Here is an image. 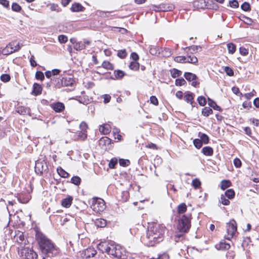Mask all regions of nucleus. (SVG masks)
Instances as JSON below:
<instances>
[{
  "label": "nucleus",
  "mask_w": 259,
  "mask_h": 259,
  "mask_svg": "<svg viewBox=\"0 0 259 259\" xmlns=\"http://www.w3.org/2000/svg\"><path fill=\"white\" fill-rule=\"evenodd\" d=\"M9 45H12L10 46V48L13 49V50H15V52L18 51L22 45H20L19 42H17L16 41H14L11 42H10Z\"/></svg>",
  "instance_id": "393cba45"
},
{
  "label": "nucleus",
  "mask_w": 259,
  "mask_h": 259,
  "mask_svg": "<svg viewBox=\"0 0 259 259\" xmlns=\"http://www.w3.org/2000/svg\"><path fill=\"white\" fill-rule=\"evenodd\" d=\"M72 198L71 196H68L67 198L62 200V205L66 208H68L70 206L72 201Z\"/></svg>",
  "instance_id": "a211bd4d"
},
{
  "label": "nucleus",
  "mask_w": 259,
  "mask_h": 259,
  "mask_svg": "<svg viewBox=\"0 0 259 259\" xmlns=\"http://www.w3.org/2000/svg\"><path fill=\"white\" fill-rule=\"evenodd\" d=\"M231 183L228 180H223L221 183V188L222 190H225L227 188L230 187Z\"/></svg>",
  "instance_id": "c756f323"
},
{
  "label": "nucleus",
  "mask_w": 259,
  "mask_h": 259,
  "mask_svg": "<svg viewBox=\"0 0 259 259\" xmlns=\"http://www.w3.org/2000/svg\"><path fill=\"white\" fill-rule=\"evenodd\" d=\"M117 163V159L116 158H112L109 163V167L113 168Z\"/></svg>",
  "instance_id": "6e6d98bb"
},
{
  "label": "nucleus",
  "mask_w": 259,
  "mask_h": 259,
  "mask_svg": "<svg viewBox=\"0 0 259 259\" xmlns=\"http://www.w3.org/2000/svg\"><path fill=\"white\" fill-rule=\"evenodd\" d=\"M208 105L211 107L213 108L214 110H220V107L217 105L215 102H214L213 101H212L210 98H208Z\"/></svg>",
  "instance_id": "f704fd0d"
},
{
  "label": "nucleus",
  "mask_w": 259,
  "mask_h": 259,
  "mask_svg": "<svg viewBox=\"0 0 259 259\" xmlns=\"http://www.w3.org/2000/svg\"><path fill=\"white\" fill-rule=\"evenodd\" d=\"M241 8L244 11H249L250 10V6L249 3L244 2L241 6Z\"/></svg>",
  "instance_id": "c03bdc74"
},
{
  "label": "nucleus",
  "mask_w": 259,
  "mask_h": 259,
  "mask_svg": "<svg viewBox=\"0 0 259 259\" xmlns=\"http://www.w3.org/2000/svg\"><path fill=\"white\" fill-rule=\"evenodd\" d=\"M130 69L133 70H137L139 68V64L136 61H132L130 66Z\"/></svg>",
  "instance_id": "58836bf2"
},
{
  "label": "nucleus",
  "mask_w": 259,
  "mask_h": 259,
  "mask_svg": "<svg viewBox=\"0 0 259 259\" xmlns=\"http://www.w3.org/2000/svg\"><path fill=\"white\" fill-rule=\"evenodd\" d=\"M227 234L225 235V238L228 240H230L233 237L236 236L237 232V224L234 220H231L226 224Z\"/></svg>",
  "instance_id": "6e6552de"
},
{
  "label": "nucleus",
  "mask_w": 259,
  "mask_h": 259,
  "mask_svg": "<svg viewBox=\"0 0 259 259\" xmlns=\"http://www.w3.org/2000/svg\"><path fill=\"white\" fill-rule=\"evenodd\" d=\"M91 207L96 212L100 213L106 208L104 200L100 198H93L91 201Z\"/></svg>",
  "instance_id": "39448f33"
},
{
  "label": "nucleus",
  "mask_w": 259,
  "mask_h": 259,
  "mask_svg": "<svg viewBox=\"0 0 259 259\" xmlns=\"http://www.w3.org/2000/svg\"><path fill=\"white\" fill-rule=\"evenodd\" d=\"M212 113V109L206 107L203 108L202 110V114L205 116H208L209 115Z\"/></svg>",
  "instance_id": "473e14b6"
},
{
  "label": "nucleus",
  "mask_w": 259,
  "mask_h": 259,
  "mask_svg": "<svg viewBox=\"0 0 259 259\" xmlns=\"http://www.w3.org/2000/svg\"><path fill=\"white\" fill-rule=\"evenodd\" d=\"M199 48V47L198 46H191L190 47L186 48V50L187 51H187H190V53L192 54V53H195V52H196Z\"/></svg>",
  "instance_id": "09e8293b"
},
{
  "label": "nucleus",
  "mask_w": 259,
  "mask_h": 259,
  "mask_svg": "<svg viewBox=\"0 0 259 259\" xmlns=\"http://www.w3.org/2000/svg\"><path fill=\"white\" fill-rule=\"evenodd\" d=\"M35 237L40 248L44 253H48L52 251L54 248L53 244L42 233L36 231Z\"/></svg>",
  "instance_id": "f03ea898"
},
{
  "label": "nucleus",
  "mask_w": 259,
  "mask_h": 259,
  "mask_svg": "<svg viewBox=\"0 0 259 259\" xmlns=\"http://www.w3.org/2000/svg\"><path fill=\"white\" fill-rule=\"evenodd\" d=\"M111 143V140L107 137L101 138L99 141V144L103 149H105L106 146L109 145Z\"/></svg>",
  "instance_id": "ddd939ff"
},
{
  "label": "nucleus",
  "mask_w": 259,
  "mask_h": 259,
  "mask_svg": "<svg viewBox=\"0 0 259 259\" xmlns=\"http://www.w3.org/2000/svg\"><path fill=\"white\" fill-rule=\"evenodd\" d=\"M52 108L56 112H61L62 111L64 108V105L61 102H57L56 103L52 104L51 105Z\"/></svg>",
  "instance_id": "4468645a"
},
{
  "label": "nucleus",
  "mask_w": 259,
  "mask_h": 259,
  "mask_svg": "<svg viewBox=\"0 0 259 259\" xmlns=\"http://www.w3.org/2000/svg\"><path fill=\"white\" fill-rule=\"evenodd\" d=\"M96 253V250L93 248L89 247L82 252L81 255L83 258L88 259L93 257Z\"/></svg>",
  "instance_id": "9b49d317"
},
{
  "label": "nucleus",
  "mask_w": 259,
  "mask_h": 259,
  "mask_svg": "<svg viewBox=\"0 0 259 259\" xmlns=\"http://www.w3.org/2000/svg\"><path fill=\"white\" fill-rule=\"evenodd\" d=\"M18 253L22 259H36L37 253L29 247L19 246L18 247Z\"/></svg>",
  "instance_id": "0eeeda50"
},
{
  "label": "nucleus",
  "mask_w": 259,
  "mask_h": 259,
  "mask_svg": "<svg viewBox=\"0 0 259 259\" xmlns=\"http://www.w3.org/2000/svg\"><path fill=\"white\" fill-rule=\"evenodd\" d=\"M170 72L171 73V75L173 78H176L177 77L180 76L182 74L181 71L175 68L171 69Z\"/></svg>",
  "instance_id": "2f4dec72"
},
{
  "label": "nucleus",
  "mask_w": 259,
  "mask_h": 259,
  "mask_svg": "<svg viewBox=\"0 0 259 259\" xmlns=\"http://www.w3.org/2000/svg\"><path fill=\"white\" fill-rule=\"evenodd\" d=\"M77 51H80L85 48V44L82 41L77 42L73 47Z\"/></svg>",
  "instance_id": "cd10ccee"
},
{
  "label": "nucleus",
  "mask_w": 259,
  "mask_h": 259,
  "mask_svg": "<svg viewBox=\"0 0 259 259\" xmlns=\"http://www.w3.org/2000/svg\"><path fill=\"white\" fill-rule=\"evenodd\" d=\"M228 53L231 54H233L236 51V45L233 43L230 42L227 45Z\"/></svg>",
  "instance_id": "a878e982"
},
{
  "label": "nucleus",
  "mask_w": 259,
  "mask_h": 259,
  "mask_svg": "<svg viewBox=\"0 0 259 259\" xmlns=\"http://www.w3.org/2000/svg\"><path fill=\"white\" fill-rule=\"evenodd\" d=\"M184 77L188 81H193L197 78V76L195 74L190 72H186L184 74Z\"/></svg>",
  "instance_id": "b1692460"
},
{
  "label": "nucleus",
  "mask_w": 259,
  "mask_h": 259,
  "mask_svg": "<svg viewBox=\"0 0 259 259\" xmlns=\"http://www.w3.org/2000/svg\"><path fill=\"white\" fill-rule=\"evenodd\" d=\"M229 5L231 7L234 8H237L239 7L238 2L236 0L230 1L229 2Z\"/></svg>",
  "instance_id": "e2e57ef3"
},
{
  "label": "nucleus",
  "mask_w": 259,
  "mask_h": 259,
  "mask_svg": "<svg viewBox=\"0 0 259 259\" xmlns=\"http://www.w3.org/2000/svg\"><path fill=\"white\" fill-rule=\"evenodd\" d=\"M88 128V124L86 122L82 121L79 125V128L82 132H86Z\"/></svg>",
  "instance_id": "864d4df0"
},
{
  "label": "nucleus",
  "mask_w": 259,
  "mask_h": 259,
  "mask_svg": "<svg viewBox=\"0 0 259 259\" xmlns=\"http://www.w3.org/2000/svg\"><path fill=\"white\" fill-rule=\"evenodd\" d=\"M250 122L256 126L259 125V120L254 118L250 119Z\"/></svg>",
  "instance_id": "774afa93"
},
{
  "label": "nucleus",
  "mask_w": 259,
  "mask_h": 259,
  "mask_svg": "<svg viewBox=\"0 0 259 259\" xmlns=\"http://www.w3.org/2000/svg\"><path fill=\"white\" fill-rule=\"evenodd\" d=\"M255 94H256V92L255 91L253 90L250 93H246L244 95V97L246 99H251L252 97H253V96H254L255 95Z\"/></svg>",
  "instance_id": "3c124183"
},
{
  "label": "nucleus",
  "mask_w": 259,
  "mask_h": 259,
  "mask_svg": "<svg viewBox=\"0 0 259 259\" xmlns=\"http://www.w3.org/2000/svg\"><path fill=\"white\" fill-rule=\"evenodd\" d=\"M16 111L18 113L24 115L28 113L29 110L26 107L21 106L18 107Z\"/></svg>",
  "instance_id": "c85d7f7f"
},
{
  "label": "nucleus",
  "mask_w": 259,
  "mask_h": 259,
  "mask_svg": "<svg viewBox=\"0 0 259 259\" xmlns=\"http://www.w3.org/2000/svg\"><path fill=\"white\" fill-rule=\"evenodd\" d=\"M83 9L84 8L79 3L73 4L71 8V10L74 12H81Z\"/></svg>",
  "instance_id": "6ab92c4d"
},
{
  "label": "nucleus",
  "mask_w": 259,
  "mask_h": 259,
  "mask_svg": "<svg viewBox=\"0 0 259 259\" xmlns=\"http://www.w3.org/2000/svg\"><path fill=\"white\" fill-rule=\"evenodd\" d=\"M119 162L120 165L122 166H128L130 163V162L128 160L123 159H120Z\"/></svg>",
  "instance_id": "5fc2aeb1"
},
{
  "label": "nucleus",
  "mask_w": 259,
  "mask_h": 259,
  "mask_svg": "<svg viewBox=\"0 0 259 259\" xmlns=\"http://www.w3.org/2000/svg\"><path fill=\"white\" fill-rule=\"evenodd\" d=\"M57 171L58 174L62 177L66 178L69 176V174L65 171L62 167L57 168Z\"/></svg>",
  "instance_id": "bb28decb"
},
{
  "label": "nucleus",
  "mask_w": 259,
  "mask_h": 259,
  "mask_svg": "<svg viewBox=\"0 0 259 259\" xmlns=\"http://www.w3.org/2000/svg\"><path fill=\"white\" fill-rule=\"evenodd\" d=\"M233 163L234 165L237 167L239 168L241 166V160L237 158H236L234 159Z\"/></svg>",
  "instance_id": "0e129e2a"
},
{
  "label": "nucleus",
  "mask_w": 259,
  "mask_h": 259,
  "mask_svg": "<svg viewBox=\"0 0 259 259\" xmlns=\"http://www.w3.org/2000/svg\"><path fill=\"white\" fill-rule=\"evenodd\" d=\"M193 144L195 147L197 149H200L202 146V142L201 140L196 139L193 141Z\"/></svg>",
  "instance_id": "a19ab883"
},
{
  "label": "nucleus",
  "mask_w": 259,
  "mask_h": 259,
  "mask_svg": "<svg viewBox=\"0 0 259 259\" xmlns=\"http://www.w3.org/2000/svg\"><path fill=\"white\" fill-rule=\"evenodd\" d=\"M71 182L76 185H78L80 183V178L78 176L73 177L71 179Z\"/></svg>",
  "instance_id": "a18cd8bd"
},
{
  "label": "nucleus",
  "mask_w": 259,
  "mask_h": 259,
  "mask_svg": "<svg viewBox=\"0 0 259 259\" xmlns=\"http://www.w3.org/2000/svg\"><path fill=\"white\" fill-rule=\"evenodd\" d=\"M200 139L204 144H207L209 142V138L207 135L205 134H202L200 136Z\"/></svg>",
  "instance_id": "de8ad7c7"
},
{
  "label": "nucleus",
  "mask_w": 259,
  "mask_h": 259,
  "mask_svg": "<svg viewBox=\"0 0 259 259\" xmlns=\"http://www.w3.org/2000/svg\"><path fill=\"white\" fill-rule=\"evenodd\" d=\"M10 76L8 74H3L1 76V79L3 82H8L10 80Z\"/></svg>",
  "instance_id": "603ef678"
},
{
  "label": "nucleus",
  "mask_w": 259,
  "mask_h": 259,
  "mask_svg": "<svg viewBox=\"0 0 259 259\" xmlns=\"http://www.w3.org/2000/svg\"><path fill=\"white\" fill-rule=\"evenodd\" d=\"M224 71L227 74V75L230 76H233L234 74V72L233 70L229 67H225Z\"/></svg>",
  "instance_id": "680f3d73"
},
{
  "label": "nucleus",
  "mask_w": 259,
  "mask_h": 259,
  "mask_svg": "<svg viewBox=\"0 0 259 259\" xmlns=\"http://www.w3.org/2000/svg\"><path fill=\"white\" fill-rule=\"evenodd\" d=\"M187 210V206L185 203H182L178 205L177 212L179 214H183L186 212Z\"/></svg>",
  "instance_id": "5701e85b"
},
{
  "label": "nucleus",
  "mask_w": 259,
  "mask_h": 259,
  "mask_svg": "<svg viewBox=\"0 0 259 259\" xmlns=\"http://www.w3.org/2000/svg\"><path fill=\"white\" fill-rule=\"evenodd\" d=\"M150 102L154 105H157L158 104V101L157 98L155 96H151L150 99Z\"/></svg>",
  "instance_id": "69168bd1"
},
{
  "label": "nucleus",
  "mask_w": 259,
  "mask_h": 259,
  "mask_svg": "<svg viewBox=\"0 0 259 259\" xmlns=\"http://www.w3.org/2000/svg\"><path fill=\"white\" fill-rule=\"evenodd\" d=\"M42 91V88L40 85L38 83H35L33 84V93L34 95H38L41 94Z\"/></svg>",
  "instance_id": "4be33fe9"
},
{
  "label": "nucleus",
  "mask_w": 259,
  "mask_h": 259,
  "mask_svg": "<svg viewBox=\"0 0 259 259\" xmlns=\"http://www.w3.org/2000/svg\"><path fill=\"white\" fill-rule=\"evenodd\" d=\"M12 9L14 11L18 12L21 10V7L18 4L13 3L12 6Z\"/></svg>",
  "instance_id": "4d7b16f0"
},
{
  "label": "nucleus",
  "mask_w": 259,
  "mask_h": 259,
  "mask_svg": "<svg viewBox=\"0 0 259 259\" xmlns=\"http://www.w3.org/2000/svg\"><path fill=\"white\" fill-rule=\"evenodd\" d=\"M199 104L201 106H204L206 104V101L204 97L200 96L197 99Z\"/></svg>",
  "instance_id": "49530a36"
},
{
  "label": "nucleus",
  "mask_w": 259,
  "mask_h": 259,
  "mask_svg": "<svg viewBox=\"0 0 259 259\" xmlns=\"http://www.w3.org/2000/svg\"><path fill=\"white\" fill-rule=\"evenodd\" d=\"M16 241L20 244V246H22V248L25 247V245L27 243V240L25 239L24 236L22 232H18L15 236Z\"/></svg>",
  "instance_id": "f8f14e48"
},
{
  "label": "nucleus",
  "mask_w": 259,
  "mask_h": 259,
  "mask_svg": "<svg viewBox=\"0 0 259 259\" xmlns=\"http://www.w3.org/2000/svg\"><path fill=\"white\" fill-rule=\"evenodd\" d=\"M202 152L205 156H211L213 154V151L211 147L206 146L202 149Z\"/></svg>",
  "instance_id": "aec40b11"
},
{
  "label": "nucleus",
  "mask_w": 259,
  "mask_h": 259,
  "mask_svg": "<svg viewBox=\"0 0 259 259\" xmlns=\"http://www.w3.org/2000/svg\"><path fill=\"white\" fill-rule=\"evenodd\" d=\"M186 83L185 80L183 78L177 79L175 81V84L177 86H181Z\"/></svg>",
  "instance_id": "8fccbe9b"
},
{
  "label": "nucleus",
  "mask_w": 259,
  "mask_h": 259,
  "mask_svg": "<svg viewBox=\"0 0 259 259\" xmlns=\"http://www.w3.org/2000/svg\"><path fill=\"white\" fill-rule=\"evenodd\" d=\"M109 243L106 242H101L98 245V248L102 252L107 253Z\"/></svg>",
  "instance_id": "dca6fc26"
},
{
  "label": "nucleus",
  "mask_w": 259,
  "mask_h": 259,
  "mask_svg": "<svg viewBox=\"0 0 259 259\" xmlns=\"http://www.w3.org/2000/svg\"><path fill=\"white\" fill-rule=\"evenodd\" d=\"M226 197H227L229 199H233L235 196V192L232 189L227 190L224 195Z\"/></svg>",
  "instance_id": "7c9ffc66"
},
{
  "label": "nucleus",
  "mask_w": 259,
  "mask_h": 259,
  "mask_svg": "<svg viewBox=\"0 0 259 259\" xmlns=\"http://www.w3.org/2000/svg\"><path fill=\"white\" fill-rule=\"evenodd\" d=\"M174 60L178 63H190L195 64L198 62L196 57L193 55H188L187 56H177L174 59Z\"/></svg>",
  "instance_id": "1a4fd4ad"
},
{
  "label": "nucleus",
  "mask_w": 259,
  "mask_h": 259,
  "mask_svg": "<svg viewBox=\"0 0 259 259\" xmlns=\"http://www.w3.org/2000/svg\"><path fill=\"white\" fill-rule=\"evenodd\" d=\"M99 131L104 135H107L111 131L110 125L108 124H104L100 126Z\"/></svg>",
  "instance_id": "2eb2a0df"
},
{
  "label": "nucleus",
  "mask_w": 259,
  "mask_h": 259,
  "mask_svg": "<svg viewBox=\"0 0 259 259\" xmlns=\"http://www.w3.org/2000/svg\"><path fill=\"white\" fill-rule=\"evenodd\" d=\"M67 40V37L65 35H60L58 36V40L61 44L65 43Z\"/></svg>",
  "instance_id": "13d9d810"
},
{
  "label": "nucleus",
  "mask_w": 259,
  "mask_h": 259,
  "mask_svg": "<svg viewBox=\"0 0 259 259\" xmlns=\"http://www.w3.org/2000/svg\"><path fill=\"white\" fill-rule=\"evenodd\" d=\"M219 201L224 205H228L230 204V201L226 198V196L224 195L221 196Z\"/></svg>",
  "instance_id": "e433bc0d"
},
{
  "label": "nucleus",
  "mask_w": 259,
  "mask_h": 259,
  "mask_svg": "<svg viewBox=\"0 0 259 259\" xmlns=\"http://www.w3.org/2000/svg\"><path fill=\"white\" fill-rule=\"evenodd\" d=\"M239 52L241 55L246 56L248 54V50L244 47H240L239 49Z\"/></svg>",
  "instance_id": "338daca9"
},
{
  "label": "nucleus",
  "mask_w": 259,
  "mask_h": 259,
  "mask_svg": "<svg viewBox=\"0 0 259 259\" xmlns=\"http://www.w3.org/2000/svg\"><path fill=\"white\" fill-rule=\"evenodd\" d=\"M92 221L97 227L103 228L106 226V221L104 219H97L94 221L93 220Z\"/></svg>",
  "instance_id": "f3484780"
},
{
  "label": "nucleus",
  "mask_w": 259,
  "mask_h": 259,
  "mask_svg": "<svg viewBox=\"0 0 259 259\" xmlns=\"http://www.w3.org/2000/svg\"><path fill=\"white\" fill-rule=\"evenodd\" d=\"M10 46H12V45L8 44L5 48L2 50L1 52L3 55H8L15 52V50H13V49H12V48H10Z\"/></svg>",
  "instance_id": "412c9836"
},
{
  "label": "nucleus",
  "mask_w": 259,
  "mask_h": 259,
  "mask_svg": "<svg viewBox=\"0 0 259 259\" xmlns=\"http://www.w3.org/2000/svg\"><path fill=\"white\" fill-rule=\"evenodd\" d=\"M165 228L162 225L150 224L148 226L146 236L143 237L144 243L147 246H154L163 239Z\"/></svg>",
  "instance_id": "f257e3e1"
},
{
  "label": "nucleus",
  "mask_w": 259,
  "mask_h": 259,
  "mask_svg": "<svg viewBox=\"0 0 259 259\" xmlns=\"http://www.w3.org/2000/svg\"><path fill=\"white\" fill-rule=\"evenodd\" d=\"M123 252V249L120 245L111 242L109 243L107 253L117 258H122Z\"/></svg>",
  "instance_id": "423d86ee"
},
{
  "label": "nucleus",
  "mask_w": 259,
  "mask_h": 259,
  "mask_svg": "<svg viewBox=\"0 0 259 259\" xmlns=\"http://www.w3.org/2000/svg\"><path fill=\"white\" fill-rule=\"evenodd\" d=\"M127 55L125 50H121L118 52L117 56L120 58H124Z\"/></svg>",
  "instance_id": "bf43d9fd"
},
{
  "label": "nucleus",
  "mask_w": 259,
  "mask_h": 259,
  "mask_svg": "<svg viewBox=\"0 0 259 259\" xmlns=\"http://www.w3.org/2000/svg\"><path fill=\"white\" fill-rule=\"evenodd\" d=\"M87 137L86 132H82L80 131L78 134V139L81 140H85Z\"/></svg>",
  "instance_id": "37998d69"
},
{
  "label": "nucleus",
  "mask_w": 259,
  "mask_h": 259,
  "mask_svg": "<svg viewBox=\"0 0 259 259\" xmlns=\"http://www.w3.org/2000/svg\"><path fill=\"white\" fill-rule=\"evenodd\" d=\"M35 169L36 171L42 174L48 169L47 163L45 161L37 160L35 162Z\"/></svg>",
  "instance_id": "9d476101"
},
{
  "label": "nucleus",
  "mask_w": 259,
  "mask_h": 259,
  "mask_svg": "<svg viewBox=\"0 0 259 259\" xmlns=\"http://www.w3.org/2000/svg\"><path fill=\"white\" fill-rule=\"evenodd\" d=\"M191 227L190 217L183 215L178 220L177 226L178 230L181 233H186Z\"/></svg>",
  "instance_id": "7ed1b4c3"
},
{
  "label": "nucleus",
  "mask_w": 259,
  "mask_h": 259,
  "mask_svg": "<svg viewBox=\"0 0 259 259\" xmlns=\"http://www.w3.org/2000/svg\"><path fill=\"white\" fill-rule=\"evenodd\" d=\"M149 52L152 55H157L159 54V50L156 47H151L149 49Z\"/></svg>",
  "instance_id": "ea45409f"
},
{
  "label": "nucleus",
  "mask_w": 259,
  "mask_h": 259,
  "mask_svg": "<svg viewBox=\"0 0 259 259\" xmlns=\"http://www.w3.org/2000/svg\"><path fill=\"white\" fill-rule=\"evenodd\" d=\"M102 66L107 69L112 70L113 69V65L108 61H104L102 63Z\"/></svg>",
  "instance_id": "c9c22d12"
},
{
  "label": "nucleus",
  "mask_w": 259,
  "mask_h": 259,
  "mask_svg": "<svg viewBox=\"0 0 259 259\" xmlns=\"http://www.w3.org/2000/svg\"><path fill=\"white\" fill-rule=\"evenodd\" d=\"M193 99V95L191 93H187L184 96L185 101L191 104H192Z\"/></svg>",
  "instance_id": "72a5a7b5"
},
{
  "label": "nucleus",
  "mask_w": 259,
  "mask_h": 259,
  "mask_svg": "<svg viewBox=\"0 0 259 259\" xmlns=\"http://www.w3.org/2000/svg\"><path fill=\"white\" fill-rule=\"evenodd\" d=\"M192 185L195 189H197L200 186L201 182L198 179H195L192 181Z\"/></svg>",
  "instance_id": "79ce46f5"
},
{
  "label": "nucleus",
  "mask_w": 259,
  "mask_h": 259,
  "mask_svg": "<svg viewBox=\"0 0 259 259\" xmlns=\"http://www.w3.org/2000/svg\"><path fill=\"white\" fill-rule=\"evenodd\" d=\"M51 80L57 88H60L62 87L72 86L75 81L73 78L70 76L62 77L61 79H57L55 76L51 78Z\"/></svg>",
  "instance_id": "20e7f679"
},
{
  "label": "nucleus",
  "mask_w": 259,
  "mask_h": 259,
  "mask_svg": "<svg viewBox=\"0 0 259 259\" xmlns=\"http://www.w3.org/2000/svg\"><path fill=\"white\" fill-rule=\"evenodd\" d=\"M114 74L116 79H121L124 76L125 74L123 71L118 70L114 72Z\"/></svg>",
  "instance_id": "4c0bfd02"
},
{
  "label": "nucleus",
  "mask_w": 259,
  "mask_h": 259,
  "mask_svg": "<svg viewBox=\"0 0 259 259\" xmlns=\"http://www.w3.org/2000/svg\"><path fill=\"white\" fill-rule=\"evenodd\" d=\"M35 77L37 79L42 80L45 78L44 73L41 71H37L35 73Z\"/></svg>",
  "instance_id": "052dcab7"
}]
</instances>
